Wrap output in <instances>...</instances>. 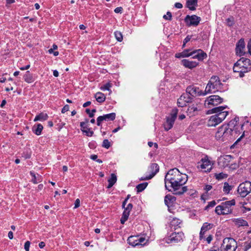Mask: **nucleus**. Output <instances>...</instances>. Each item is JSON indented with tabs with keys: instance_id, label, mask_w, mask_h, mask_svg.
Segmentation results:
<instances>
[{
	"instance_id": "f257e3e1",
	"label": "nucleus",
	"mask_w": 251,
	"mask_h": 251,
	"mask_svg": "<svg viewBox=\"0 0 251 251\" xmlns=\"http://www.w3.org/2000/svg\"><path fill=\"white\" fill-rule=\"evenodd\" d=\"M239 118H235L231 120L227 125H223L220 127L215 134L216 138L221 141H227L233 139L237 136L238 129L243 125H238Z\"/></svg>"
},
{
	"instance_id": "f03ea898",
	"label": "nucleus",
	"mask_w": 251,
	"mask_h": 251,
	"mask_svg": "<svg viewBox=\"0 0 251 251\" xmlns=\"http://www.w3.org/2000/svg\"><path fill=\"white\" fill-rule=\"evenodd\" d=\"M186 174H166L165 177V184L166 189L170 191V187L177 190L178 187L184 184L187 181Z\"/></svg>"
},
{
	"instance_id": "7ed1b4c3",
	"label": "nucleus",
	"mask_w": 251,
	"mask_h": 251,
	"mask_svg": "<svg viewBox=\"0 0 251 251\" xmlns=\"http://www.w3.org/2000/svg\"><path fill=\"white\" fill-rule=\"evenodd\" d=\"M226 108H227L226 106H218L209 110L207 114L215 113V114L209 117L207 123L208 126H216L221 123L228 114L227 111L224 110Z\"/></svg>"
},
{
	"instance_id": "20e7f679",
	"label": "nucleus",
	"mask_w": 251,
	"mask_h": 251,
	"mask_svg": "<svg viewBox=\"0 0 251 251\" xmlns=\"http://www.w3.org/2000/svg\"><path fill=\"white\" fill-rule=\"evenodd\" d=\"M233 71L239 73L240 77L244 76L245 74L251 70V62L249 59L242 57L234 65Z\"/></svg>"
},
{
	"instance_id": "39448f33",
	"label": "nucleus",
	"mask_w": 251,
	"mask_h": 251,
	"mask_svg": "<svg viewBox=\"0 0 251 251\" xmlns=\"http://www.w3.org/2000/svg\"><path fill=\"white\" fill-rule=\"evenodd\" d=\"M191 50H185L182 52L177 53L175 54V57L178 58L188 57L193 55V58L198 59L199 61H202L207 57V54L202 50L201 49L196 50L189 52Z\"/></svg>"
},
{
	"instance_id": "423d86ee",
	"label": "nucleus",
	"mask_w": 251,
	"mask_h": 251,
	"mask_svg": "<svg viewBox=\"0 0 251 251\" xmlns=\"http://www.w3.org/2000/svg\"><path fill=\"white\" fill-rule=\"evenodd\" d=\"M235 204L234 199L221 203L215 208V212L218 215H227L232 212V206Z\"/></svg>"
},
{
	"instance_id": "0eeeda50",
	"label": "nucleus",
	"mask_w": 251,
	"mask_h": 251,
	"mask_svg": "<svg viewBox=\"0 0 251 251\" xmlns=\"http://www.w3.org/2000/svg\"><path fill=\"white\" fill-rule=\"evenodd\" d=\"M222 85V84L218 76H212L207 84L204 95H206L208 93H211L215 92L216 91H218L221 88Z\"/></svg>"
},
{
	"instance_id": "6e6552de",
	"label": "nucleus",
	"mask_w": 251,
	"mask_h": 251,
	"mask_svg": "<svg viewBox=\"0 0 251 251\" xmlns=\"http://www.w3.org/2000/svg\"><path fill=\"white\" fill-rule=\"evenodd\" d=\"M237 248L236 241L232 238H225L221 246V251H235Z\"/></svg>"
},
{
	"instance_id": "1a4fd4ad",
	"label": "nucleus",
	"mask_w": 251,
	"mask_h": 251,
	"mask_svg": "<svg viewBox=\"0 0 251 251\" xmlns=\"http://www.w3.org/2000/svg\"><path fill=\"white\" fill-rule=\"evenodd\" d=\"M213 165L214 162L211 158L207 155H205L198 162L197 168L204 170L205 172H210L213 168Z\"/></svg>"
},
{
	"instance_id": "9d476101",
	"label": "nucleus",
	"mask_w": 251,
	"mask_h": 251,
	"mask_svg": "<svg viewBox=\"0 0 251 251\" xmlns=\"http://www.w3.org/2000/svg\"><path fill=\"white\" fill-rule=\"evenodd\" d=\"M178 110L176 108L172 109L170 116L167 117L166 121L164 124V127L166 131L172 128L174 122L176 118Z\"/></svg>"
},
{
	"instance_id": "9b49d317",
	"label": "nucleus",
	"mask_w": 251,
	"mask_h": 251,
	"mask_svg": "<svg viewBox=\"0 0 251 251\" xmlns=\"http://www.w3.org/2000/svg\"><path fill=\"white\" fill-rule=\"evenodd\" d=\"M223 101V99L217 95H212L206 99L204 105L205 107L211 108L212 106H216Z\"/></svg>"
},
{
	"instance_id": "f8f14e48",
	"label": "nucleus",
	"mask_w": 251,
	"mask_h": 251,
	"mask_svg": "<svg viewBox=\"0 0 251 251\" xmlns=\"http://www.w3.org/2000/svg\"><path fill=\"white\" fill-rule=\"evenodd\" d=\"M237 191L241 197H246L251 191V182L246 181L242 183L238 186Z\"/></svg>"
},
{
	"instance_id": "ddd939ff",
	"label": "nucleus",
	"mask_w": 251,
	"mask_h": 251,
	"mask_svg": "<svg viewBox=\"0 0 251 251\" xmlns=\"http://www.w3.org/2000/svg\"><path fill=\"white\" fill-rule=\"evenodd\" d=\"M184 238V235L182 232H174L165 239V242L168 244L176 243L183 241Z\"/></svg>"
},
{
	"instance_id": "4468645a",
	"label": "nucleus",
	"mask_w": 251,
	"mask_h": 251,
	"mask_svg": "<svg viewBox=\"0 0 251 251\" xmlns=\"http://www.w3.org/2000/svg\"><path fill=\"white\" fill-rule=\"evenodd\" d=\"M186 92L191 96L192 98L198 96H205L204 95V92H203L197 87L194 85H190L188 86L186 90Z\"/></svg>"
},
{
	"instance_id": "2eb2a0df",
	"label": "nucleus",
	"mask_w": 251,
	"mask_h": 251,
	"mask_svg": "<svg viewBox=\"0 0 251 251\" xmlns=\"http://www.w3.org/2000/svg\"><path fill=\"white\" fill-rule=\"evenodd\" d=\"M200 21L201 18L195 15L192 16L187 15L184 19L185 22L189 26L198 25Z\"/></svg>"
},
{
	"instance_id": "dca6fc26",
	"label": "nucleus",
	"mask_w": 251,
	"mask_h": 251,
	"mask_svg": "<svg viewBox=\"0 0 251 251\" xmlns=\"http://www.w3.org/2000/svg\"><path fill=\"white\" fill-rule=\"evenodd\" d=\"M88 123V120L86 119L85 122H81L80 126L81 131L85 133V135L88 137H91L94 134V132L91 130L87 126V124Z\"/></svg>"
},
{
	"instance_id": "f3484780",
	"label": "nucleus",
	"mask_w": 251,
	"mask_h": 251,
	"mask_svg": "<svg viewBox=\"0 0 251 251\" xmlns=\"http://www.w3.org/2000/svg\"><path fill=\"white\" fill-rule=\"evenodd\" d=\"M245 44L244 39H241L236 44V54L239 56H242L245 53Z\"/></svg>"
},
{
	"instance_id": "a211bd4d",
	"label": "nucleus",
	"mask_w": 251,
	"mask_h": 251,
	"mask_svg": "<svg viewBox=\"0 0 251 251\" xmlns=\"http://www.w3.org/2000/svg\"><path fill=\"white\" fill-rule=\"evenodd\" d=\"M181 62V64L183 65L185 68H187L190 69L196 67L199 64V63L196 61H190L185 59L182 60Z\"/></svg>"
},
{
	"instance_id": "6ab92c4d",
	"label": "nucleus",
	"mask_w": 251,
	"mask_h": 251,
	"mask_svg": "<svg viewBox=\"0 0 251 251\" xmlns=\"http://www.w3.org/2000/svg\"><path fill=\"white\" fill-rule=\"evenodd\" d=\"M107 179L108 184L106 187L108 189H110L116 183L117 177L116 174H110V175L107 176Z\"/></svg>"
},
{
	"instance_id": "aec40b11",
	"label": "nucleus",
	"mask_w": 251,
	"mask_h": 251,
	"mask_svg": "<svg viewBox=\"0 0 251 251\" xmlns=\"http://www.w3.org/2000/svg\"><path fill=\"white\" fill-rule=\"evenodd\" d=\"M198 111V104H192L189 106L187 110V113L188 115L189 116V117H192L195 115L197 113Z\"/></svg>"
},
{
	"instance_id": "412c9836",
	"label": "nucleus",
	"mask_w": 251,
	"mask_h": 251,
	"mask_svg": "<svg viewBox=\"0 0 251 251\" xmlns=\"http://www.w3.org/2000/svg\"><path fill=\"white\" fill-rule=\"evenodd\" d=\"M213 227V224L204 223L201 227L200 232V238H202L203 233H206V231L211 229Z\"/></svg>"
},
{
	"instance_id": "4be33fe9",
	"label": "nucleus",
	"mask_w": 251,
	"mask_h": 251,
	"mask_svg": "<svg viewBox=\"0 0 251 251\" xmlns=\"http://www.w3.org/2000/svg\"><path fill=\"white\" fill-rule=\"evenodd\" d=\"M176 198L170 195H167L165 196L164 199V202L166 205L168 207H169L170 205H172L173 203L176 201Z\"/></svg>"
},
{
	"instance_id": "5701e85b",
	"label": "nucleus",
	"mask_w": 251,
	"mask_h": 251,
	"mask_svg": "<svg viewBox=\"0 0 251 251\" xmlns=\"http://www.w3.org/2000/svg\"><path fill=\"white\" fill-rule=\"evenodd\" d=\"M232 221L238 226H248V222L241 218L234 219Z\"/></svg>"
},
{
	"instance_id": "b1692460",
	"label": "nucleus",
	"mask_w": 251,
	"mask_h": 251,
	"mask_svg": "<svg viewBox=\"0 0 251 251\" xmlns=\"http://www.w3.org/2000/svg\"><path fill=\"white\" fill-rule=\"evenodd\" d=\"M198 0H187V7L191 10H195L197 5Z\"/></svg>"
},
{
	"instance_id": "393cba45",
	"label": "nucleus",
	"mask_w": 251,
	"mask_h": 251,
	"mask_svg": "<svg viewBox=\"0 0 251 251\" xmlns=\"http://www.w3.org/2000/svg\"><path fill=\"white\" fill-rule=\"evenodd\" d=\"M43 129V126L40 124H37V126H34L32 128V131L37 135L41 134Z\"/></svg>"
},
{
	"instance_id": "a878e982",
	"label": "nucleus",
	"mask_w": 251,
	"mask_h": 251,
	"mask_svg": "<svg viewBox=\"0 0 251 251\" xmlns=\"http://www.w3.org/2000/svg\"><path fill=\"white\" fill-rule=\"evenodd\" d=\"M31 181L33 183L36 184L42 181V178L39 174H30Z\"/></svg>"
},
{
	"instance_id": "bb28decb",
	"label": "nucleus",
	"mask_w": 251,
	"mask_h": 251,
	"mask_svg": "<svg viewBox=\"0 0 251 251\" xmlns=\"http://www.w3.org/2000/svg\"><path fill=\"white\" fill-rule=\"evenodd\" d=\"M48 115L47 113H41L39 115L36 116L34 119V122H36L38 121H44L48 119Z\"/></svg>"
},
{
	"instance_id": "cd10ccee",
	"label": "nucleus",
	"mask_w": 251,
	"mask_h": 251,
	"mask_svg": "<svg viewBox=\"0 0 251 251\" xmlns=\"http://www.w3.org/2000/svg\"><path fill=\"white\" fill-rule=\"evenodd\" d=\"M181 221L179 219L176 218H174L171 221L170 224L171 227L172 228L173 227H174V228L175 229H176L177 227H180V225L181 224Z\"/></svg>"
},
{
	"instance_id": "c85d7f7f",
	"label": "nucleus",
	"mask_w": 251,
	"mask_h": 251,
	"mask_svg": "<svg viewBox=\"0 0 251 251\" xmlns=\"http://www.w3.org/2000/svg\"><path fill=\"white\" fill-rule=\"evenodd\" d=\"M95 97L98 102L102 103L104 102L105 100V96L104 94L101 92H97L95 95Z\"/></svg>"
},
{
	"instance_id": "c756f323",
	"label": "nucleus",
	"mask_w": 251,
	"mask_h": 251,
	"mask_svg": "<svg viewBox=\"0 0 251 251\" xmlns=\"http://www.w3.org/2000/svg\"><path fill=\"white\" fill-rule=\"evenodd\" d=\"M101 116L103 118L104 121H113L115 119L116 114L115 113H111Z\"/></svg>"
},
{
	"instance_id": "7c9ffc66",
	"label": "nucleus",
	"mask_w": 251,
	"mask_h": 251,
	"mask_svg": "<svg viewBox=\"0 0 251 251\" xmlns=\"http://www.w3.org/2000/svg\"><path fill=\"white\" fill-rule=\"evenodd\" d=\"M137 237L130 236L128 238V243L131 246L135 247L139 245V241H137Z\"/></svg>"
},
{
	"instance_id": "2f4dec72",
	"label": "nucleus",
	"mask_w": 251,
	"mask_h": 251,
	"mask_svg": "<svg viewBox=\"0 0 251 251\" xmlns=\"http://www.w3.org/2000/svg\"><path fill=\"white\" fill-rule=\"evenodd\" d=\"M24 80L25 82L30 83L34 81L32 75L30 74L29 71H27L24 76Z\"/></svg>"
},
{
	"instance_id": "473e14b6",
	"label": "nucleus",
	"mask_w": 251,
	"mask_h": 251,
	"mask_svg": "<svg viewBox=\"0 0 251 251\" xmlns=\"http://www.w3.org/2000/svg\"><path fill=\"white\" fill-rule=\"evenodd\" d=\"M231 157L230 155H225L223 156H221L219 159V163H223L225 164H227L230 161Z\"/></svg>"
},
{
	"instance_id": "72a5a7b5",
	"label": "nucleus",
	"mask_w": 251,
	"mask_h": 251,
	"mask_svg": "<svg viewBox=\"0 0 251 251\" xmlns=\"http://www.w3.org/2000/svg\"><path fill=\"white\" fill-rule=\"evenodd\" d=\"M129 213L130 212L125 209L123 213L122 218L120 220L121 224H124L125 223V222L127 220L128 216L129 215Z\"/></svg>"
},
{
	"instance_id": "f704fd0d",
	"label": "nucleus",
	"mask_w": 251,
	"mask_h": 251,
	"mask_svg": "<svg viewBox=\"0 0 251 251\" xmlns=\"http://www.w3.org/2000/svg\"><path fill=\"white\" fill-rule=\"evenodd\" d=\"M129 213L130 212L125 209L123 213L122 218L120 220L121 224H124L125 223V222L127 220L128 216L129 215Z\"/></svg>"
},
{
	"instance_id": "c9c22d12",
	"label": "nucleus",
	"mask_w": 251,
	"mask_h": 251,
	"mask_svg": "<svg viewBox=\"0 0 251 251\" xmlns=\"http://www.w3.org/2000/svg\"><path fill=\"white\" fill-rule=\"evenodd\" d=\"M148 182H144L142 183H140L137 185L136 187V189H137V192L138 193L141 192L143 191L148 186Z\"/></svg>"
},
{
	"instance_id": "e433bc0d",
	"label": "nucleus",
	"mask_w": 251,
	"mask_h": 251,
	"mask_svg": "<svg viewBox=\"0 0 251 251\" xmlns=\"http://www.w3.org/2000/svg\"><path fill=\"white\" fill-rule=\"evenodd\" d=\"M180 97L184 99L186 103L191 102L193 100V98L187 92L182 94Z\"/></svg>"
},
{
	"instance_id": "4c0bfd02",
	"label": "nucleus",
	"mask_w": 251,
	"mask_h": 251,
	"mask_svg": "<svg viewBox=\"0 0 251 251\" xmlns=\"http://www.w3.org/2000/svg\"><path fill=\"white\" fill-rule=\"evenodd\" d=\"M202 238H200V240L202 242H206L208 244H210L211 241L213 239V236L211 234L208 235V236L206 237V236H203Z\"/></svg>"
},
{
	"instance_id": "58836bf2",
	"label": "nucleus",
	"mask_w": 251,
	"mask_h": 251,
	"mask_svg": "<svg viewBox=\"0 0 251 251\" xmlns=\"http://www.w3.org/2000/svg\"><path fill=\"white\" fill-rule=\"evenodd\" d=\"M151 173H158L159 171V167L156 163H152L151 165Z\"/></svg>"
},
{
	"instance_id": "ea45409f",
	"label": "nucleus",
	"mask_w": 251,
	"mask_h": 251,
	"mask_svg": "<svg viewBox=\"0 0 251 251\" xmlns=\"http://www.w3.org/2000/svg\"><path fill=\"white\" fill-rule=\"evenodd\" d=\"M232 189V186L229 185L227 182H225L224 184L223 191L226 193H229L230 191Z\"/></svg>"
},
{
	"instance_id": "a19ab883",
	"label": "nucleus",
	"mask_w": 251,
	"mask_h": 251,
	"mask_svg": "<svg viewBox=\"0 0 251 251\" xmlns=\"http://www.w3.org/2000/svg\"><path fill=\"white\" fill-rule=\"evenodd\" d=\"M114 35L118 41L121 42L123 40V35L121 32L118 31H115Z\"/></svg>"
},
{
	"instance_id": "79ce46f5",
	"label": "nucleus",
	"mask_w": 251,
	"mask_h": 251,
	"mask_svg": "<svg viewBox=\"0 0 251 251\" xmlns=\"http://www.w3.org/2000/svg\"><path fill=\"white\" fill-rule=\"evenodd\" d=\"M251 248V240H248L244 243L243 250L244 251H247Z\"/></svg>"
},
{
	"instance_id": "37998d69",
	"label": "nucleus",
	"mask_w": 251,
	"mask_h": 251,
	"mask_svg": "<svg viewBox=\"0 0 251 251\" xmlns=\"http://www.w3.org/2000/svg\"><path fill=\"white\" fill-rule=\"evenodd\" d=\"M186 103L181 97L177 100V105L179 107H184L186 105Z\"/></svg>"
},
{
	"instance_id": "c03bdc74",
	"label": "nucleus",
	"mask_w": 251,
	"mask_h": 251,
	"mask_svg": "<svg viewBox=\"0 0 251 251\" xmlns=\"http://www.w3.org/2000/svg\"><path fill=\"white\" fill-rule=\"evenodd\" d=\"M227 174H215L216 178L218 180H221L227 177Z\"/></svg>"
},
{
	"instance_id": "a18cd8bd",
	"label": "nucleus",
	"mask_w": 251,
	"mask_h": 251,
	"mask_svg": "<svg viewBox=\"0 0 251 251\" xmlns=\"http://www.w3.org/2000/svg\"><path fill=\"white\" fill-rule=\"evenodd\" d=\"M155 174H150L149 175L141 177L139 179L140 180H149V179H151L155 176Z\"/></svg>"
},
{
	"instance_id": "49530a36",
	"label": "nucleus",
	"mask_w": 251,
	"mask_h": 251,
	"mask_svg": "<svg viewBox=\"0 0 251 251\" xmlns=\"http://www.w3.org/2000/svg\"><path fill=\"white\" fill-rule=\"evenodd\" d=\"M102 146L103 147H104L106 149H108L111 146V144H110V142L108 141V140L104 139L103 141Z\"/></svg>"
},
{
	"instance_id": "de8ad7c7",
	"label": "nucleus",
	"mask_w": 251,
	"mask_h": 251,
	"mask_svg": "<svg viewBox=\"0 0 251 251\" xmlns=\"http://www.w3.org/2000/svg\"><path fill=\"white\" fill-rule=\"evenodd\" d=\"M96 112V109H93L92 111H90L89 109H86V112L89 115V116L91 118L93 117L94 116V113Z\"/></svg>"
},
{
	"instance_id": "09e8293b",
	"label": "nucleus",
	"mask_w": 251,
	"mask_h": 251,
	"mask_svg": "<svg viewBox=\"0 0 251 251\" xmlns=\"http://www.w3.org/2000/svg\"><path fill=\"white\" fill-rule=\"evenodd\" d=\"M227 25L229 26H231L234 24V19L233 17H230L226 19Z\"/></svg>"
},
{
	"instance_id": "8fccbe9b",
	"label": "nucleus",
	"mask_w": 251,
	"mask_h": 251,
	"mask_svg": "<svg viewBox=\"0 0 251 251\" xmlns=\"http://www.w3.org/2000/svg\"><path fill=\"white\" fill-rule=\"evenodd\" d=\"M172 14L169 11H168L167 12V14L166 15H164L163 16V18L165 20H172Z\"/></svg>"
},
{
	"instance_id": "3c124183",
	"label": "nucleus",
	"mask_w": 251,
	"mask_h": 251,
	"mask_svg": "<svg viewBox=\"0 0 251 251\" xmlns=\"http://www.w3.org/2000/svg\"><path fill=\"white\" fill-rule=\"evenodd\" d=\"M104 121L103 118L101 116L98 117L97 119V124L98 126L101 125V123Z\"/></svg>"
},
{
	"instance_id": "603ef678",
	"label": "nucleus",
	"mask_w": 251,
	"mask_h": 251,
	"mask_svg": "<svg viewBox=\"0 0 251 251\" xmlns=\"http://www.w3.org/2000/svg\"><path fill=\"white\" fill-rule=\"evenodd\" d=\"M30 243L27 241L25 243L24 248L26 251H29Z\"/></svg>"
},
{
	"instance_id": "864d4df0",
	"label": "nucleus",
	"mask_w": 251,
	"mask_h": 251,
	"mask_svg": "<svg viewBox=\"0 0 251 251\" xmlns=\"http://www.w3.org/2000/svg\"><path fill=\"white\" fill-rule=\"evenodd\" d=\"M111 87V85L109 83H107L104 85L103 86L101 87V89L105 91V90H109V88Z\"/></svg>"
},
{
	"instance_id": "5fc2aeb1",
	"label": "nucleus",
	"mask_w": 251,
	"mask_h": 251,
	"mask_svg": "<svg viewBox=\"0 0 251 251\" xmlns=\"http://www.w3.org/2000/svg\"><path fill=\"white\" fill-rule=\"evenodd\" d=\"M69 110V106L68 104L65 105L62 109L61 112L65 113Z\"/></svg>"
},
{
	"instance_id": "6e6d98bb",
	"label": "nucleus",
	"mask_w": 251,
	"mask_h": 251,
	"mask_svg": "<svg viewBox=\"0 0 251 251\" xmlns=\"http://www.w3.org/2000/svg\"><path fill=\"white\" fill-rule=\"evenodd\" d=\"M216 204V202L214 201H212L208 203V205L206 207V208L214 207Z\"/></svg>"
},
{
	"instance_id": "4d7b16f0",
	"label": "nucleus",
	"mask_w": 251,
	"mask_h": 251,
	"mask_svg": "<svg viewBox=\"0 0 251 251\" xmlns=\"http://www.w3.org/2000/svg\"><path fill=\"white\" fill-rule=\"evenodd\" d=\"M123 11V8L122 7H118L115 9L114 12L116 13H121Z\"/></svg>"
},
{
	"instance_id": "13d9d810",
	"label": "nucleus",
	"mask_w": 251,
	"mask_h": 251,
	"mask_svg": "<svg viewBox=\"0 0 251 251\" xmlns=\"http://www.w3.org/2000/svg\"><path fill=\"white\" fill-rule=\"evenodd\" d=\"M80 206V201L78 199H77L75 202V208H76Z\"/></svg>"
},
{
	"instance_id": "bf43d9fd",
	"label": "nucleus",
	"mask_w": 251,
	"mask_h": 251,
	"mask_svg": "<svg viewBox=\"0 0 251 251\" xmlns=\"http://www.w3.org/2000/svg\"><path fill=\"white\" fill-rule=\"evenodd\" d=\"M132 204L131 203H129L127 204V206L126 208H125V210L130 212V210L132 209Z\"/></svg>"
},
{
	"instance_id": "052dcab7",
	"label": "nucleus",
	"mask_w": 251,
	"mask_h": 251,
	"mask_svg": "<svg viewBox=\"0 0 251 251\" xmlns=\"http://www.w3.org/2000/svg\"><path fill=\"white\" fill-rule=\"evenodd\" d=\"M175 6L176 8L180 9V8H182L183 5H182V4L181 3L176 2L175 4Z\"/></svg>"
},
{
	"instance_id": "680f3d73",
	"label": "nucleus",
	"mask_w": 251,
	"mask_h": 251,
	"mask_svg": "<svg viewBox=\"0 0 251 251\" xmlns=\"http://www.w3.org/2000/svg\"><path fill=\"white\" fill-rule=\"evenodd\" d=\"M137 241H139V245H142V243L145 241V238L143 237H140L137 238Z\"/></svg>"
},
{
	"instance_id": "e2e57ef3",
	"label": "nucleus",
	"mask_w": 251,
	"mask_h": 251,
	"mask_svg": "<svg viewBox=\"0 0 251 251\" xmlns=\"http://www.w3.org/2000/svg\"><path fill=\"white\" fill-rule=\"evenodd\" d=\"M181 189H182V191H179V192H178V193L179 194H182L184 193V192H185L187 191V187H185V186H184V187H182L181 188Z\"/></svg>"
},
{
	"instance_id": "0e129e2a",
	"label": "nucleus",
	"mask_w": 251,
	"mask_h": 251,
	"mask_svg": "<svg viewBox=\"0 0 251 251\" xmlns=\"http://www.w3.org/2000/svg\"><path fill=\"white\" fill-rule=\"evenodd\" d=\"M191 39V36L188 35L187 37L184 39L183 42H184V43H187L188 42L190 39Z\"/></svg>"
},
{
	"instance_id": "69168bd1",
	"label": "nucleus",
	"mask_w": 251,
	"mask_h": 251,
	"mask_svg": "<svg viewBox=\"0 0 251 251\" xmlns=\"http://www.w3.org/2000/svg\"><path fill=\"white\" fill-rule=\"evenodd\" d=\"M212 187L210 185H206L204 189L208 192L212 189Z\"/></svg>"
},
{
	"instance_id": "338daca9",
	"label": "nucleus",
	"mask_w": 251,
	"mask_h": 251,
	"mask_svg": "<svg viewBox=\"0 0 251 251\" xmlns=\"http://www.w3.org/2000/svg\"><path fill=\"white\" fill-rule=\"evenodd\" d=\"M8 236L9 239H12L13 238V233L12 231H9L8 233Z\"/></svg>"
},
{
	"instance_id": "774afa93",
	"label": "nucleus",
	"mask_w": 251,
	"mask_h": 251,
	"mask_svg": "<svg viewBox=\"0 0 251 251\" xmlns=\"http://www.w3.org/2000/svg\"><path fill=\"white\" fill-rule=\"evenodd\" d=\"M91 101H88L83 104V106L84 107H86L88 106L89 105H90L91 104Z\"/></svg>"
}]
</instances>
